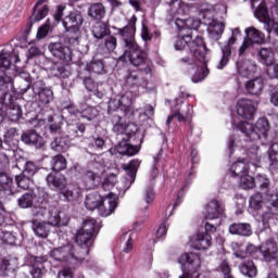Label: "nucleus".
Segmentation results:
<instances>
[{"mask_svg": "<svg viewBox=\"0 0 278 278\" xmlns=\"http://www.w3.org/2000/svg\"><path fill=\"white\" fill-rule=\"evenodd\" d=\"M138 17L132 15L128 24L118 29L122 37L124 53L119 56V62H130L132 66H144V75H151V66L149 65V54L136 42V23Z\"/></svg>", "mask_w": 278, "mask_h": 278, "instance_id": "1", "label": "nucleus"}, {"mask_svg": "<svg viewBox=\"0 0 278 278\" xmlns=\"http://www.w3.org/2000/svg\"><path fill=\"white\" fill-rule=\"evenodd\" d=\"M123 118L119 115L113 116V131L117 136H122L121 141L115 147V151L119 155H128L131 157L140 153V146L142 144V136L138 134V126L134 123L123 124Z\"/></svg>", "mask_w": 278, "mask_h": 278, "instance_id": "2", "label": "nucleus"}, {"mask_svg": "<svg viewBox=\"0 0 278 278\" xmlns=\"http://www.w3.org/2000/svg\"><path fill=\"white\" fill-rule=\"evenodd\" d=\"M96 233H99V225L94 218H88L84 223L83 228L77 231L75 240L78 244L76 248L78 256L76 257L80 260V262H86V257H88L90 253V247L94 244Z\"/></svg>", "mask_w": 278, "mask_h": 278, "instance_id": "3", "label": "nucleus"}, {"mask_svg": "<svg viewBox=\"0 0 278 278\" xmlns=\"http://www.w3.org/2000/svg\"><path fill=\"white\" fill-rule=\"evenodd\" d=\"M174 47L176 51H184L186 47H188L191 53H193L195 60H198V62H205L207 46H205V41L201 36H195V38L192 39V31H189L187 34L180 31V36L176 38Z\"/></svg>", "mask_w": 278, "mask_h": 278, "instance_id": "4", "label": "nucleus"}, {"mask_svg": "<svg viewBox=\"0 0 278 278\" xmlns=\"http://www.w3.org/2000/svg\"><path fill=\"white\" fill-rule=\"evenodd\" d=\"M17 205L21 207V210H29V207H35V210H37L35 216H45L47 213V205H49V193L40 189H38V193L30 190L23 193L17 199Z\"/></svg>", "mask_w": 278, "mask_h": 278, "instance_id": "5", "label": "nucleus"}, {"mask_svg": "<svg viewBox=\"0 0 278 278\" xmlns=\"http://www.w3.org/2000/svg\"><path fill=\"white\" fill-rule=\"evenodd\" d=\"M85 206L89 210V212H94V210H99L100 216H110L114 214V210L118 206V202L116 199L108 197H101L99 192H91L85 199Z\"/></svg>", "mask_w": 278, "mask_h": 278, "instance_id": "6", "label": "nucleus"}, {"mask_svg": "<svg viewBox=\"0 0 278 278\" xmlns=\"http://www.w3.org/2000/svg\"><path fill=\"white\" fill-rule=\"evenodd\" d=\"M233 129L241 131V134L250 140H260L262 136H266V134H268L270 124H268V119L266 117H261L256 122L255 126L249 122H240L239 124L233 125Z\"/></svg>", "mask_w": 278, "mask_h": 278, "instance_id": "7", "label": "nucleus"}, {"mask_svg": "<svg viewBox=\"0 0 278 278\" xmlns=\"http://www.w3.org/2000/svg\"><path fill=\"white\" fill-rule=\"evenodd\" d=\"M125 88L126 92H128L131 100L136 99L138 94H140V88H143V90H151L149 88V80L144 78V72L141 70L140 72H130L126 76L125 80Z\"/></svg>", "mask_w": 278, "mask_h": 278, "instance_id": "8", "label": "nucleus"}, {"mask_svg": "<svg viewBox=\"0 0 278 278\" xmlns=\"http://www.w3.org/2000/svg\"><path fill=\"white\" fill-rule=\"evenodd\" d=\"M180 62L182 63V66H185L187 73H194V75L191 77V81L193 84L203 81V79L210 75V70L207 68V52H204V61H199L200 64H202L200 70L194 60L188 56L180 59Z\"/></svg>", "mask_w": 278, "mask_h": 278, "instance_id": "9", "label": "nucleus"}, {"mask_svg": "<svg viewBox=\"0 0 278 278\" xmlns=\"http://www.w3.org/2000/svg\"><path fill=\"white\" fill-rule=\"evenodd\" d=\"M15 88L18 94L27 101H34V84L31 85V75L22 73L15 77Z\"/></svg>", "mask_w": 278, "mask_h": 278, "instance_id": "10", "label": "nucleus"}, {"mask_svg": "<svg viewBox=\"0 0 278 278\" xmlns=\"http://www.w3.org/2000/svg\"><path fill=\"white\" fill-rule=\"evenodd\" d=\"M73 245L67 244L62 248H56L52 250L51 257L55 260L56 262H77L78 264H84V261L77 258L79 257V252L73 251Z\"/></svg>", "mask_w": 278, "mask_h": 278, "instance_id": "11", "label": "nucleus"}, {"mask_svg": "<svg viewBox=\"0 0 278 278\" xmlns=\"http://www.w3.org/2000/svg\"><path fill=\"white\" fill-rule=\"evenodd\" d=\"M78 79H81L86 90L93 92L94 97L98 99H103L105 97V84L94 81L92 77L81 71L78 73Z\"/></svg>", "mask_w": 278, "mask_h": 278, "instance_id": "12", "label": "nucleus"}, {"mask_svg": "<svg viewBox=\"0 0 278 278\" xmlns=\"http://www.w3.org/2000/svg\"><path fill=\"white\" fill-rule=\"evenodd\" d=\"M173 114L167 117L166 125H170L173 118H177L179 123L186 122V118L192 116V105L176 100V105L172 106Z\"/></svg>", "mask_w": 278, "mask_h": 278, "instance_id": "13", "label": "nucleus"}, {"mask_svg": "<svg viewBox=\"0 0 278 278\" xmlns=\"http://www.w3.org/2000/svg\"><path fill=\"white\" fill-rule=\"evenodd\" d=\"M265 206L267 211L261 215V223H263L264 227L266 228L268 227L270 220H273V218H275L276 214L278 213V194L268 193Z\"/></svg>", "mask_w": 278, "mask_h": 278, "instance_id": "14", "label": "nucleus"}, {"mask_svg": "<svg viewBox=\"0 0 278 278\" xmlns=\"http://www.w3.org/2000/svg\"><path fill=\"white\" fill-rule=\"evenodd\" d=\"M81 25H84V15L80 11H72L63 18V27L68 34H79Z\"/></svg>", "mask_w": 278, "mask_h": 278, "instance_id": "15", "label": "nucleus"}, {"mask_svg": "<svg viewBox=\"0 0 278 278\" xmlns=\"http://www.w3.org/2000/svg\"><path fill=\"white\" fill-rule=\"evenodd\" d=\"M34 99L39 100L43 105H49L53 101V90L45 81L37 80L34 83L33 101Z\"/></svg>", "mask_w": 278, "mask_h": 278, "instance_id": "16", "label": "nucleus"}, {"mask_svg": "<svg viewBox=\"0 0 278 278\" xmlns=\"http://www.w3.org/2000/svg\"><path fill=\"white\" fill-rule=\"evenodd\" d=\"M265 36L257 28L251 26L245 28V38L242 46L239 48V55H242L251 45H262Z\"/></svg>", "mask_w": 278, "mask_h": 278, "instance_id": "17", "label": "nucleus"}, {"mask_svg": "<svg viewBox=\"0 0 278 278\" xmlns=\"http://www.w3.org/2000/svg\"><path fill=\"white\" fill-rule=\"evenodd\" d=\"M238 34H240V28H235L229 40L224 46H222V59L217 65L219 71H223V68L229 64V60H231V51L233 49V45H236V37Z\"/></svg>", "mask_w": 278, "mask_h": 278, "instance_id": "18", "label": "nucleus"}, {"mask_svg": "<svg viewBox=\"0 0 278 278\" xmlns=\"http://www.w3.org/2000/svg\"><path fill=\"white\" fill-rule=\"evenodd\" d=\"M53 58L62 60V62H73V50L62 42L50 43L48 47Z\"/></svg>", "mask_w": 278, "mask_h": 278, "instance_id": "19", "label": "nucleus"}, {"mask_svg": "<svg viewBox=\"0 0 278 278\" xmlns=\"http://www.w3.org/2000/svg\"><path fill=\"white\" fill-rule=\"evenodd\" d=\"M257 112V104L249 99H241L237 103V113L241 118L251 121Z\"/></svg>", "mask_w": 278, "mask_h": 278, "instance_id": "20", "label": "nucleus"}, {"mask_svg": "<svg viewBox=\"0 0 278 278\" xmlns=\"http://www.w3.org/2000/svg\"><path fill=\"white\" fill-rule=\"evenodd\" d=\"M22 142L28 144V147H34L35 149H45L47 144L45 138L40 136L35 129L26 130L21 136Z\"/></svg>", "mask_w": 278, "mask_h": 278, "instance_id": "21", "label": "nucleus"}, {"mask_svg": "<svg viewBox=\"0 0 278 278\" xmlns=\"http://www.w3.org/2000/svg\"><path fill=\"white\" fill-rule=\"evenodd\" d=\"M27 265L29 266V273L33 278H42V270H45V257H38L34 255L27 256Z\"/></svg>", "mask_w": 278, "mask_h": 278, "instance_id": "22", "label": "nucleus"}, {"mask_svg": "<svg viewBox=\"0 0 278 278\" xmlns=\"http://www.w3.org/2000/svg\"><path fill=\"white\" fill-rule=\"evenodd\" d=\"M225 214V204L217 200H212L206 205V220H216V218H220Z\"/></svg>", "mask_w": 278, "mask_h": 278, "instance_id": "23", "label": "nucleus"}, {"mask_svg": "<svg viewBox=\"0 0 278 278\" xmlns=\"http://www.w3.org/2000/svg\"><path fill=\"white\" fill-rule=\"evenodd\" d=\"M14 194V179L5 173H0V197L8 199Z\"/></svg>", "mask_w": 278, "mask_h": 278, "instance_id": "24", "label": "nucleus"}, {"mask_svg": "<svg viewBox=\"0 0 278 278\" xmlns=\"http://www.w3.org/2000/svg\"><path fill=\"white\" fill-rule=\"evenodd\" d=\"M18 268V258L15 256H7L0 262V277H9L10 273H14Z\"/></svg>", "mask_w": 278, "mask_h": 278, "instance_id": "25", "label": "nucleus"}, {"mask_svg": "<svg viewBox=\"0 0 278 278\" xmlns=\"http://www.w3.org/2000/svg\"><path fill=\"white\" fill-rule=\"evenodd\" d=\"M47 184L49 188H52L53 190H63V188H66V176L60 172H52L47 176Z\"/></svg>", "mask_w": 278, "mask_h": 278, "instance_id": "26", "label": "nucleus"}, {"mask_svg": "<svg viewBox=\"0 0 278 278\" xmlns=\"http://www.w3.org/2000/svg\"><path fill=\"white\" fill-rule=\"evenodd\" d=\"M12 61H10V56L8 54H0V88L3 86H8V84H12V77L5 74V71L10 68Z\"/></svg>", "mask_w": 278, "mask_h": 278, "instance_id": "27", "label": "nucleus"}, {"mask_svg": "<svg viewBox=\"0 0 278 278\" xmlns=\"http://www.w3.org/2000/svg\"><path fill=\"white\" fill-rule=\"evenodd\" d=\"M260 251L265 260V262H273L277 260V243L273 240L265 241Z\"/></svg>", "mask_w": 278, "mask_h": 278, "instance_id": "28", "label": "nucleus"}, {"mask_svg": "<svg viewBox=\"0 0 278 278\" xmlns=\"http://www.w3.org/2000/svg\"><path fill=\"white\" fill-rule=\"evenodd\" d=\"M141 161L138 159L131 160L128 164L124 166V169L127 173L126 181H128V186L126 190L131 188V185L136 181V174L138 173V168H140Z\"/></svg>", "mask_w": 278, "mask_h": 278, "instance_id": "29", "label": "nucleus"}, {"mask_svg": "<svg viewBox=\"0 0 278 278\" xmlns=\"http://www.w3.org/2000/svg\"><path fill=\"white\" fill-rule=\"evenodd\" d=\"M16 168L23 167L22 174L34 177L38 173V165L34 163V161H27L25 157H20L15 164Z\"/></svg>", "mask_w": 278, "mask_h": 278, "instance_id": "30", "label": "nucleus"}, {"mask_svg": "<svg viewBox=\"0 0 278 278\" xmlns=\"http://www.w3.org/2000/svg\"><path fill=\"white\" fill-rule=\"evenodd\" d=\"M31 229L37 238H49V233H51V226L47 222L34 219L31 220Z\"/></svg>", "mask_w": 278, "mask_h": 278, "instance_id": "31", "label": "nucleus"}, {"mask_svg": "<svg viewBox=\"0 0 278 278\" xmlns=\"http://www.w3.org/2000/svg\"><path fill=\"white\" fill-rule=\"evenodd\" d=\"M245 90L249 94H253L254 97H260L262 91L264 90V78L256 77L245 83Z\"/></svg>", "mask_w": 278, "mask_h": 278, "instance_id": "32", "label": "nucleus"}, {"mask_svg": "<svg viewBox=\"0 0 278 278\" xmlns=\"http://www.w3.org/2000/svg\"><path fill=\"white\" fill-rule=\"evenodd\" d=\"M228 229L232 236H253V228L249 223L231 224Z\"/></svg>", "mask_w": 278, "mask_h": 278, "instance_id": "33", "label": "nucleus"}, {"mask_svg": "<svg viewBox=\"0 0 278 278\" xmlns=\"http://www.w3.org/2000/svg\"><path fill=\"white\" fill-rule=\"evenodd\" d=\"M50 149L56 153H66L71 149V139L66 136L55 137L50 144Z\"/></svg>", "mask_w": 278, "mask_h": 278, "instance_id": "34", "label": "nucleus"}, {"mask_svg": "<svg viewBox=\"0 0 278 278\" xmlns=\"http://www.w3.org/2000/svg\"><path fill=\"white\" fill-rule=\"evenodd\" d=\"M85 132H86V125L81 123L67 124L65 137L68 140H75V138L84 137Z\"/></svg>", "mask_w": 278, "mask_h": 278, "instance_id": "35", "label": "nucleus"}, {"mask_svg": "<svg viewBox=\"0 0 278 278\" xmlns=\"http://www.w3.org/2000/svg\"><path fill=\"white\" fill-rule=\"evenodd\" d=\"M237 68L242 77H252V75L257 73V64L249 60L243 61L242 63L238 62Z\"/></svg>", "mask_w": 278, "mask_h": 278, "instance_id": "36", "label": "nucleus"}, {"mask_svg": "<svg viewBox=\"0 0 278 278\" xmlns=\"http://www.w3.org/2000/svg\"><path fill=\"white\" fill-rule=\"evenodd\" d=\"M208 247H212V236L205 232L198 233L193 241V249L197 251H205Z\"/></svg>", "mask_w": 278, "mask_h": 278, "instance_id": "37", "label": "nucleus"}, {"mask_svg": "<svg viewBox=\"0 0 278 278\" xmlns=\"http://www.w3.org/2000/svg\"><path fill=\"white\" fill-rule=\"evenodd\" d=\"M254 188H260L267 197L268 194H277V192H270V178L264 174H258L254 177Z\"/></svg>", "mask_w": 278, "mask_h": 278, "instance_id": "38", "label": "nucleus"}, {"mask_svg": "<svg viewBox=\"0 0 278 278\" xmlns=\"http://www.w3.org/2000/svg\"><path fill=\"white\" fill-rule=\"evenodd\" d=\"M91 34H92L93 38H96L97 40H103V38L110 36V34H112V30H110V26H108V24H105L103 22H97L92 26Z\"/></svg>", "mask_w": 278, "mask_h": 278, "instance_id": "39", "label": "nucleus"}, {"mask_svg": "<svg viewBox=\"0 0 278 278\" xmlns=\"http://www.w3.org/2000/svg\"><path fill=\"white\" fill-rule=\"evenodd\" d=\"M48 14H49L48 5H43L41 9L34 7L33 14L29 17V22L27 24L28 31H30L31 27H34V23H38V21H42V18L47 17Z\"/></svg>", "mask_w": 278, "mask_h": 278, "instance_id": "40", "label": "nucleus"}, {"mask_svg": "<svg viewBox=\"0 0 278 278\" xmlns=\"http://www.w3.org/2000/svg\"><path fill=\"white\" fill-rule=\"evenodd\" d=\"M176 26L185 34L186 29H189V31H192V29H199V27H201V21L194 17H189L186 21L176 20Z\"/></svg>", "mask_w": 278, "mask_h": 278, "instance_id": "41", "label": "nucleus"}, {"mask_svg": "<svg viewBox=\"0 0 278 278\" xmlns=\"http://www.w3.org/2000/svg\"><path fill=\"white\" fill-rule=\"evenodd\" d=\"M64 213L54 210L49 212L48 224L52 227H64L68 223V219L63 218Z\"/></svg>", "mask_w": 278, "mask_h": 278, "instance_id": "42", "label": "nucleus"}, {"mask_svg": "<svg viewBox=\"0 0 278 278\" xmlns=\"http://www.w3.org/2000/svg\"><path fill=\"white\" fill-rule=\"evenodd\" d=\"M88 16L94 21H101L105 17V7L101 2L90 4L88 9Z\"/></svg>", "mask_w": 278, "mask_h": 278, "instance_id": "43", "label": "nucleus"}, {"mask_svg": "<svg viewBox=\"0 0 278 278\" xmlns=\"http://www.w3.org/2000/svg\"><path fill=\"white\" fill-rule=\"evenodd\" d=\"M83 73H94L96 75H103L105 73V65L101 60H92L88 63L84 70H80Z\"/></svg>", "mask_w": 278, "mask_h": 278, "instance_id": "44", "label": "nucleus"}, {"mask_svg": "<svg viewBox=\"0 0 278 278\" xmlns=\"http://www.w3.org/2000/svg\"><path fill=\"white\" fill-rule=\"evenodd\" d=\"M131 101L129 92H125L122 94L121 100L114 99L109 102V110H123V108H128L131 104Z\"/></svg>", "mask_w": 278, "mask_h": 278, "instance_id": "45", "label": "nucleus"}, {"mask_svg": "<svg viewBox=\"0 0 278 278\" xmlns=\"http://www.w3.org/2000/svg\"><path fill=\"white\" fill-rule=\"evenodd\" d=\"M4 112L9 121L12 123H18V121L23 118V110H21L18 104H11L10 106H7Z\"/></svg>", "mask_w": 278, "mask_h": 278, "instance_id": "46", "label": "nucleus"}, {"mask_svg": "<svg viewBox=\"0 0 278 278\" xmlns=\"http://www.w3.org/2000/svg\"><path fill=\"white\" fill-rule=\"evenodd\" d=\"M249 173V164L244 161H238L230 167L231 177H242Z\"/></svg>", "mask_w": 278, "mask_h": 278, "instance_id": "47", "label": "nucleus"}, {"mask_svg": "<svg viewBox=\"0 0 278 278\" xmlns=\"http://www.w3.org/2000/svg\"><path fill=\"white\" fill-rule=\"evenodd\" d=\"M239 270L244 277H257V267H255V263H253V261H247L239 265Z\"/></svg>", "mask_w": 278, "mask_h": 278, "instance_id": "48", "label": "nucleus"}, {"mask_svg": "<svg viewBox=\"0 0 278 278\" xmlns=\"http://www.w3.org/2000/svg\"><path fill=\"white\" fill-rule=\"evenodd\" d=\"M258 58L262 64H266V66H270L273 62H275V52L270 48H262L258 52Z\"/></svg>", "mask_w": 278, "mask_h": 278, "instance_id": "49", "label": "nucleus"}, {"mask_svg": "<svg viewBox=\"0 0 278 278\" xmlns=\"http://www.w3.org/2000/svg\"><path fill=\"white\" fill-rule=\"evenodd\" d=\"M98 178H99V175H97L94 172L87 170L83 175V181L85 184V188H87V190H92V189L97 188V179Z\"/></svg>", "mask_w": 278, "mask_h": 278, "instance_id": "50", "label": "nucleus"}, {"mask_svg": "<svg viewBox=\"0 0 278 278\" xmlns=\"http://www.w3.org/2000/svg\"><path fill=\"white\" fill-rule=\"evenodd\" d=\"M52 170L54 173H60V170H64L66 168V157L62 154H56L51 160Z\"/></svg>", "mask_w": 278, "mask_h": 278, "instance_id": "51", "label": "nucleus"}, {"mask_svg": "<svg viewBox=\"0 0 278 278\" xmlns=\"http://www.w3.org/2000/svg\"><path fill=\"white\" fill-rule=\"evenodd\" d=\"M15 184L21 190H29V186H31V176L21 173L15 176Z\"/></svg>", "mask_w": 278, "mask_h": 278, "instance_id": "52", "label": "nucleus"}, {"mask_svg": "<svg viewBox=\"0 0 278 278\" xmlns=\"http://www.w3.org/2000/svg\"><path fill=\"white\" fill-rule=\"evenodd\" d=\"M53 74L55 77L66 79L67 77H71V65L59 64L53 67Z\"/></svg>", "mask_w": 278, "mask_h": 278, "instance_id": "53", "label": "nucleus"}, {"mask_svg": "<svg viewBox=\"0 0 278 278\" xmlns=\"http://www.w3.org/2000/svg\"><path fill=\"white\" fill-rule=\"evenodd\" d=\"M239 179L243 190H253V188H255V178L249 175V173L239 177Z\"/></svg>", "mask_w": 278, "mask_h": 278, "instance_id": "54", "label": "nucleus"}, {"mask_svg": "<svg viewBox=\"0 0 278 278\" xmlns=\"http://www.w3.org/2000/svg\"><path fill=\"white\" fill-rule=\"evenodd\" d=\"M99 116V110L94 106H87L80 111V118H86V121H94Z\"/></svg>", "mask_w": 278, "mask_h": 278, "instance_id": "55", "label": "nucleus"}, {"mask_svg": "<svg viewBox=\"0 0 278 278\" xmlns=\"http://www.w3.org/2000/svg\"><path fill=\"white\" fill-rule=\"evenodd\" d=\"M254 16L262 23H266L268 21V9L266 8V4L260 3L254 11Z\"/></svg>", "mask_w": 278, "mask_h": 278, "instance_id": "56", "label": "nucleus"}, {"mask_svg": "<svg viewBox=\"0 0 278 278\" xmlns=\"http://www.w3.org/2000/svg\"><path fill=\"white\" fill-rule=\"evenodd\" d=\"M56 118H60L58 115L48 116V123H51L49 126L51 134H60L62 131V123L58 122Z\"/></svg>", "mask_w": 278, "mask_h": 278, "instance_id": "57", "label": "nucleus"}, {"mask_svg": "<svg viewBox=\"0 0 278 278\" xmlns=\"http://www.w3.org/2000/svg\"><path fill=\"white\" fill-rule=\"evenodd\" d=\"M223 31H225V25L223 23H215L210 29L211 38H213L214 40H220Z\"/></svg>", "mask_w": 278, "mask_h": 278, "instance_id": "58", "label": "nucleus"}, {"mask_svg": "<svg viewBox=\"0 0 278 278\" xmlns=\"http://www.w3.org/2000/svg\"><path fill=\"white\" fill-rule=\"evenodd\" d=\"M116 47H117L116 37L108 35L104 38L103 49L109 53H112L116 49Z\"/></svg>", "mask_w": 278, "mask_h": 278, "instance_id": "59", "label": "nucleus"}, {"mask_svg": "<svg viewBox=\"0 0 278 278\" xmlns=\"http://www.w3.org/2000/svg\"><path fill=\"white\" fill-rule=\"evenodd\" d=\"M217 270H219V273H223L224 278H233V276H231V266L229 265V261L227 260H224L219 263Z\"/></svg>", "mask_w": 278, "mask_h": 278, "instance_id": "60", "label": "nucleus"}, {"mask_svg": "<svg viewBox=\"0 0 278 278\" xmlns=\"http://www.w3.org/2000/svg\"><path fill=\"white\" fill-rule=\"evenodd\" d=\"M142 199L148 205H151L155 201V190L152 186H148L144 189Z\"/></svg>", "mask_w": 278, "mask_h": 278, "instance_id": "61", "label": "nucleus"}, {"mask_svg": "<svg viewBox=\"0 0 278 278\" xmlns=\"http://www.w3.org/2000/svg\"><path fill=\"white\" fill-rule=\"evenodd\" d=\"M263 198L260 193H255L250 199V207L253 210H262Z\"/></svg>", "mask_w": 278, "mask_h": 278, "instance_id": "62", "label": "nucleus"}, {"mask_svg": "<svg viewBox=\"0 0 278 278\" xmlns=\"http://www.w3.org/2000/svg\"><path fill=\"white\" fill-rule=\"evenodd\" d=\"M63 197L66 201H75L79 199V188L67 189L63 192Z\"/></svg>", "mask_w": 278, "mask_h": 278, "instance_id": "63", "label": "nucleus"}, {"mask_svg": "<svg viewBox=\"0 0 278 278\" xmlns=\"http://www.w3.org/2000/svg\"><path fill=\"white\" fill-rule=\"evenodd\" d=\"M268 157L273 164H278V142L273 143L269 148Z\"/></svg>", "mask_w": 278, "mask_h": 278, "instance_id": "64", "label": "nucleus"}]
</instances>
